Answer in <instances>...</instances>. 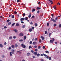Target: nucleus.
<instances>
[{"instance_id": "nucleus-32", "label": "nucleus", "mask_w": 61, "mask_h": 61, "mask_svg": "<svg viewBox=\"0 0 61 61\" xmlns=\"http://www.w3.org/2000/svg\"><path fill=\"white\" fill-rule=\"evenodd\" d=\"M16 25L17 26H19V24L18 23H17L16 24Z\"/></svg>"}, {"instance_id": "nucleus-46", "label": "nucleus", "mask_w": 61, "mask_h": 61, "mask_svg": "<svg viewBox=\"0 0 61 61\" xmlns=\"http://www.w3.org/2000/svg\"><path fill=\"white\" fill-rule=\"evenodd\" d=\"M19 41H20V42H22V41H23V40H20Z\"/></svg>"}, {"instance_id": "nucleus-53", "label": "nucleus", "mask_w": 61, "mask_h": 61, "mask_svg": "<svg viewBox=\"0 0 61 61\" xmlns=\"http://www.w3.org/2000/svg\"><path fill=\"white\" fill-rule=\"evenodd\" d=\"M57 5H60V3L58 2V3L57 4Z\"/></svg>"}, {"instance_id": "nucleus-2", "label": "nucleus", "mask_w": 61, "mask_h": 61, "mask_svg": "<svg viewBox=\"0 0 61 61\" xmlns=\"http://www.w3.org/2000/svg\"><path fill=\"white\" fill-rule=\"evenodd\" d=\"M19 36H24V34H23V33H21L20 34Z\"/></svg>"}, {"instance_id": "nucleus-29", "label": "nucleus", "mask_w": 61, "mask_h": 61, "mask_svg": "<svg viewBox=\"0 0 61 61\" xmlns=\"http://www.w3.org/2000/svg\"><path fill=\"white\" fill-rule=\"evenodd\" d=\"M37 56H40V54H39V53H38L37 54Z\"/></svg>"}, {"instance_id": "nucleus-57", "label": "nucleus", "mask_w": 61, "mask_h": 61, "mask_svg": "<svg viewBox=\"0 0 61 61\" xmlns=\"http://www.w3.org/2000/svg\"><path fill=\"white\" fill-rule=\"evenodd\" d=\"M45 34H47V31H45Z\"/></svg>"}, {"instance_id": "nucleus-48", "label": "nucleus", "mask_w": 61, "mask_h": 61, "mask_svg": "<svg viewBox=\"0 0 61 61\" xmlns=\"http://www.w3.org/2000/svg\"><path fill=\"white\" fill-rule=\"evenodd\" d=\"M35 51H36V52H37V49H35Z\"/></svg>"}, {"instance_id": "nucleus-4", "label": "nucleus", "mask_w": 61, "mask_h": 61, "mask_svg": "<svg viewBox=\"0 0 61 61\" xmlns=\"http://www.w3.org/2000/svg\"><path fill=\"white\" fill-rule=\"evenodd\" d=\"M30 55H31V54H30L29 52L27 53V56H30Z\"/></svg>"}, {"instance_id": "nucleus-9", "label": "nucleus", "mask_w": 61, "mask_h": 61, "mask_svg": "<svg viewBox=\"0 0 61 61\" xmlns=\"http://www.w3.org/2000/svg\"><path fill=\"white\" fill-rule=\"evenodd\" d=\"M33 54L34 55H35L36 56L37 54V53L36 52H34Z\"/></svg>"}, {"instance_id": "nucleus-31", "label": "nucleus", "mask_w": 61, "mask_h": 61, "mask_svg": "<svg viewBox=\"0 0 61 61\" xmlns=\"http://www.w3.org/2000/svg\"><path fill=\"white\" fill-rule=\"evenodd\" d=\"M53 8L54 9H55L56 8V5H55L53 7Z\"/></svg>"}, {"instance_id": "nucleus-52", "label": "nucleus", "mask_w": 61, "mask_h": 61, "mask_svg": "<svg viewBox=\"0 0 61 61\" xmlns=\"http://www.w3.org/2000/svg\"><path fill=\"white\" fill-rule=\"evenodd\" d=\"M56 26V24H55L54 25V26Z\"/></svg>"}, {"instance_id": "nucleus-33", "label": "nucleus", "mask_w": 61, "mask_h": 61, "mask_svg": "<svg viewBox=\"0 0 61 61\" xmlns=\"http://www.w3.org/2000/svg\"><path fill=\"white\" fill-rule=\"evenodd\" d=\"M53 18H51V21H53L54 20V19H53Z\"/></svg>"}, {"instance_id": "nucleus-61", "label": "nucleus", "mask_w": 61, "mask_h": 61, "mask_svg": "<svg viewBox=\"0 0 61 61\" xmlns=\"http://www.w3.org/2000/svg\"><path fill=\"white\" fill-rule=\"evenodd\" d=\"M5 45H6V42H5L4 43Z\"/></svg>"}, {"instance_id": "nucleus-42", "label": "nucleus", "mask_w": 61, "mask_h": 61, "mask_svg": "<svg viewBox=\"0 0 61 61\" xmlns=\"http://www.w3.org/2000/svg\"><path fill=\"white\" fill-rule=\"evenodd\" d=\"M47 26H49V23H47Z\"/></svg>"}, {"instance_id": "nucleus-43", "label": "nucleus", "mask_w": 61, "mask_h": 61, "mask_svg": "<svg viewBox=\"0 0 61 61\" xmlns=\"http://www.w3.org/2000/svg\"><path fill=\"white\" fill-rule=\"evenodd\" d=\"M16 38V37L15 36H14L13 37V38L14 39H15Z\"/></svg>"}, {"instance_id": "nucleus-64", "label": "nucleus", "mask_w": 61, "mask_h": 61, "mask_svg": "<svg viewBox=\"0 0 61 61\" xmlns=\"http://www.w3.org/2000/svg\"><path fill=\"white\" fill-rule=\"evenodd\" d=\"M41 61H44L43 59H41Z\"/></svg>"}, {"instance_id": "nucleus-7", "label": "nucleus", "mask_w": 61, "mask_h": 61, "mask_svg": "<svg viewBox=\"0 0 61 61\" xmlns=\"http://www.w3.org/2000/svg\"><path fill=\"white\" fill-rule=\"evenodd\" d=\"M24 20H25V18H21L20 19L21 21H23Z\"/></svg>"}, {"instance_id": "nucleus-38", "label": "nucleus", "mask_w": 61, "mask_h": 61, "mask_svg": "<svg viewBox=\"0 0 61 61\" xmlns=\"http://www.w3.org/2000/svg\"><path fill=\"white\" fill-rule=\"evenodd\" d=\"M34 28H35V27H32L31 28V29L33 30H34Z\"/></svg>"}, {"instance_id": "nucleus-5", "label": "nucleus", "mask_w": 61, "mask_h": 61, "mask_svg": "<svg viewBox=\"0 0 61 61\" xmlns=\"http://www.w3.org/2000/svg\"><path fill=\"white\" fill-rule=\"evenodd\" d=\"M28 19V18L27 17H26L25 18V21L27 20Z\"/></svg>"}, {"instance_id": "nucleus-58", "label": "nucleus", "mask_w": 61, "mask_h": 61, "mask_svg": "<svg viewBox=\"0 0 61 61\" xmlns=\"http://www.w3.org/2000/svg\"><path fill=\"white\" fill-rule=\"evenodd\" d=\"M49 57V56H46V58H47V59H48V58Z\"/></svg>"}, {"instance_id": "nucleus-40", "label": "nucleus", "mask_w": 61, "mask_h": 61, "mask_svg": "<svg viewBox=\"0 0 61 61\" xmlns=\"http://www.w3.org/2000/svg\"><path fill=\"white\" fill-rule=\"evenodd\" d=\"M48 1H49L50 2L49 3H51V2H52V1L51 0H48Z\"/></svg>"}, {"instance_id": "nucleus-13", "label": "nucleus", "mask_w": 61, "mask_h": 61, "mask_svg": "<svg viewBox=\"0 0 61 61\" xmlns=\"http://www.w3.org/2000/svg\"><path fill=\"white\" fill-rule=\"evenodd\" d=\"M43 55L44 56H45V57H46V56H47V55L44 53L43 54Z\"/></svg>"}, {"instance_id": "nucleus-12", "label": "nucleus", "mask_w": 61, "mask_h": 61, "mask_svg": "<svg viewBox=\"0 0 61 61\" xmlns=\"http://www.w3.org/2000/svg\"><path fill=\"white\" fill-rule=\"evenodd\" d=\"M14 31H15V32H16V33H17V30H16V29H14Z\"/></svg>"}, {"instance_id": "nucleus-21", "label": "nucleus", "mask_w": 61, "mask_h": 61, "mask_svg": "<svg viewBox=\"0 0 61 61\" xmlns=\"http://www.w3.org/2000/svg\"><path fill=\"white\" fill-rule=\"evenodd\" d=\"M15 46L16 47H17V46H18V45H17V44H16L15 45Z\"/></svg>"}, {"instance_id": "nucleus-23", "label": "nucleus", "mask_w": 61, "mask_h": 61, "mask_svg": "<svg viewBox=\"0 0 61 61\" xmlns=\"http://www.w3.org/2000/svg\"><path fill=\"white\" fill-rule=\"evenodd\" d=\"M35 11H36V9H32V12H34Z\"/></svg>"}, {"instance_id": "nucleus-19", "label": "nucleus", "mask_w": 61, "mask_h": 61, "mask_svg": "<svg viewBox=\"0 0 61 61\" xmlns=\"http://www.w3.org/2000/svg\"><path fill=\"white\" fill-rule=\"evenodd\" d=\"M31 14H30V15H29L28 16V17L29 18H30V17H31Z\"/></svg>"}, {"instance_id": "nucleus-6", "label": "nucleus", "mask_w": 61, "mask_h": 61, "mask_svg": "<svg viewBox=\"0 0 61 61\" xmlns=\"http://www.w3.org/2000/svg\"><path fill=\"white\" fill-rule=\"evenodd\" d=\"M33 45H36V44H37V43L36 42H33V43H32Z\"/></svg>"}, {"instance_id": "nucleus-16", "label": "nucleus", "mask_w": 61, "mask_h": 61, "mask_svg": "<svg viewBox=\"0 0 61 61\" xmlns=\"http://www.w3.org/2000/svg\"><path fill=\"white\" fill-rule=\"evenodd\" d=\"M11 47L12 48H14L15 47V46H14V45H12L11 46Z\"/></svg>"}, {"instance_id": "nucleus-30", "label": "nucleus", "mask_w": 61, "mask_h": 61, "mask_svg": "<svg viewBox=\"0 0 61 61\" xmlns=\"http://www.w3.org/2000/svg\"><path fill=\"white\" fill-rule=\"evenodd\" d=\"M49 60H51V57H49Z\"/></svg>"}, {"instance_id": "nucleus-49", "label": "nucleus", "mask_w": 61, "mask_h": 61, "mask_svg": "<svg viewBox=\"0 0 61 61\" xmlns=\"http://www.w3.org/2000/svg\"><path fill=\"white\" fill-rule=\"evenodd\" d=\"M11 47H9V48H8V50H11Z\"/></svg>"}, {"instance_id": "nucleus-35", "label": "nucleus", "mask_w": 61, "mask_h": 61, "mask_svg": "<svg viewBox=\"0 0 61 61\" xmlns=\"http://www.w3.org/2000/svg\"><path fill=\"white\" fill-rule=\"evenodd\" d=\"M25 25H23L22 26V28H25Z\"/></svg>"}, {"instance_id": "nucleus-50", "label": "nucleus", "mask_w": 61, "mask_h": 61, "mask_svg": "<svg viewBox=\"0 0 61 61\" xmlns=\"http://www.w3.org/2000/svg\"><path fill=\"white\" fill-rule=\"evenodd\" d=\"M51 35V33H49V37H50V35Z\"/></svg>"}, {"instance_id": "nucleus-41", "label": "nucleus", "mask_w": 61, "mask_h": 61, "mask_svg": "<svg viewBox=\"0 0 61 61\" xmlns=\"http://www.w3.org/2000/svg\"><path fill=\"white\" fill-rule=\"evenodd\" d=\"M10 21V20L8 19L7 20V22H9Z\"/></svg>"}, {"instance_id": "nucleus-63", "label": "nucleus", "mask_w": 61, "mask_h": 61, "mask_svg": "<svg viewBox=\"0 0 61 61\" xmlns=\"http://www.w3.org/2000/svg\"><path fill=\"white\" fill-rule=\"evenodd\" d=\"M61 27V24H60L59 25V27H60H60Z\"/></svg>"}, {"instance_id": "nucleus-39", "label": "nucleus", "mask_w": 61, "mask_h": 61, "mask_svg": "<svg viewBox=\"0 0 61 61\" xmlns=\"http://www.w3.org/2000/svg\"><path fill=\"white\" fill-rule=\"evenodd\" d=\"M38 49H40L41 48V46H39L38 47Z\"/></svg>"}, {"instance_id": "nucleus-36", "label": "nucleus", "mask_w": 61, "mask_h": 61, "mask_svg": "<svg viewBox=\"0 0 61 61\" xmlns=\"http://www.w3.org/2000/svg\"><path fill=\"white\" fill-rule=\"evenodd\" d=\"M37 39H38L37 38H35V39H34V40H35V41H36L37 40Z\"/></svg>"}, {"instance_id": "nucleus-15", "label": "nucleus", "mask_w": 61, "mask_h": 61, "mask_svg": "<svg viewBox=\"0 0 61 61\" xmlns=\"http://www.w3.org/2000/svg\"><path fill=\"white\" fill-rule=\"evenodd\" d=\"M12 38H13V37L11 36H10L9 38V39H12Z\"/></svg>"}, {"instance_id": "nucleus-24", "label": "nucleus", "mask_w": 61, "mask_h": 61, "mask_svg": "<svg viewBox=\"0 0 61 61\" xmlns=\"http://www.w3.org/2000/svg\"><path fill=\"white\" fill-rule=\"evenodd\" d=\"M35 26L36 27V26H37V23H35Z\"/></svg>"}, {"instance_id": "nucleus-8", "label": "nucleus", "mask_w": 61, "mask_h": 61, "mask_svg": "<svg viewBox=\"0 0 61 61\" xmlns=\"http://www.w3.org/2000/svg\"><path fill=\"white\" fill-rule=\"evenodd\" d=\"M41 38H42V40H44V39H45V38L43 37V36H41Z\"/></svg>"}, {"instance_id": "nucleus-59", "label": "nucleus", "mask_w": 61, "mask_h": 61, "mask_svg": "<svg viewBox=\"0 0 61 61\" xmlns=\"http://www.w3.org/2000/svg\"><path fill=\"white\" fill-rule=\"evenodd\" d=\"M51 15L52 16V17H53V16H54V14H52Z\"/></svg>"}, {"instance_id": "nucleus-1", "label": "nucleus", "mask_w": 61, "mask_h": 61, "mask_svg": "<svg viewBox=\"0 0 61 61\" xmlns=\"http://www.w3.org/2000/svg\"><path fill=\"white\" fill-rule=\"evenodd\" d=\"M21 46L23 47V48H25L26 47L25 45H24L23 44H21Z\"/></svg>"}, {"instance_id": "nucleus-11", "label": "nucleus", "mask_w": 61, "mask_h": 61, "mask_svg": "<svg viewBox=\"0 0 61 61\" xmlns=\"http://www.w3.org/2000/svg\"><path fill=\"white\" fill-rule=\"evenodd\" d=\"M50 42L51 43H54V41L52 40H51L50 41Z\"/></svg>"}, {"instance_id": "nucleus-28", "label": "nucleus", "mask_w": 61, "mask_h": 61, "mask_svg": "<svg viewBox=\"0 0 61 61\" xmlns=\"http://www.w3.org/2000/svg\"><path fill=\"white\" fill-rule=\"evenodd\" d=\"M11 17L12 18H14L15 17V16H14V15H12Z\"/></svg>"}, {"instance_id": "nucleus-20", "label": "nucleus", "mask_w": 61, "mask_h": 61, "mask_svg": "<svg viewBox=\"0 0 61 61\" xmlns=\"http://www.w3.org/2000/svg\"><path fill=\"white\" fill-rule=\"evenodd\" d=\"M29 32H32V30L31 29H30L29 30Z\"/></svg>"}, {"instance_id": "nucleus-62", "label": "nucleus", "mask_w": 61, "mask_h": 61, "mask_svg": "<svg viewBox=\"0 0 61 61\" xmlns=\"http://www.w3.org/2000/svg\"><path fill=\"white\" fill-rule=\"evenodd\" d=\"M4 28H7V27L6 26H4Z\"/></svg>"}, {"instance_id": "nucleus-54", "label": "nucleus", "mask_w": 61, "mask_h": 61, "mask_svg": "<svg viewBox=\"0 0 61 61\" xmlns=\"http://www.w3.org/2000/svg\"><path fill=\"white\" fill-rule=\"evenodd\" d=\"M17 3H18L20 2V0H17Z\"/></svg>"}, {"instance_id": "nucleus-34", "label": "nucleus", "mask_w": 61, "mask_h": 61, "mask_svg": "<svg viewBox=\"0 0 61 61\" xmlns=\"http://www.w3.org/2000/svg\"><path fill=\"white\" fill-rule=\"evenodd\" d=\"M29 49H30L31 48H32V46H29Z\"/></svg>"}, {"instance_id": "nucleus-45", "label": "nucleus", "mask_w": 61, "mask_h": 61, "mask_svg": "<svg viewBox=\"0 0 61 61\" xmlns=\"http://www.w3.org/2000/svg\"><path fill=\"white\" fill-rule=\"evenodd\" d=\"M43 49H45L46 48V47L45 46H43L42 47Z\"/></svg>"}, {"instance_id": "nucleus-3", "label": "nucleus", "mask_w": 61, "mask_h": 61, "mask_svg": "<svg viewBox=\"0 0 61 61\" xmlns=\"http://www.w3.org/2000/svg\"><path fill=\"white\" fill-rule=\"evenodd\" d=\"M15 50L12 49L11 50V53L12 54H14V53H15Z\"/></svg>"}, {"instance_id": "nucleus-17", "label": "nucleus", "mask_w": 61, "mask_h": 61, "mask_svg": "<svg viewBox=\"0 0 61 61\" xmlns=\"http://www.w3.org/2000/svg\"><path fill=\"white\" fill-rule=\"evenodd\" d=\"M0 47H1V48H2L3 47V45L1 44H0Z\"/></svg>"}, {"instance_id": "nucleus-55", "label": "nucleus", "mask_w": 61, "mask_h": 61, "mask_svg": "<svg viewBox=\"0 0 61 61\" xmlns=\"http://www.w3.org/2000/svg\"><path fill=\"white\" fill-rule=\"evenodd\" d=\"M30 25H33V23L32 22H31L30 23Z\"/></svg>"}, {"instance_id": "nucleus-25", "label": "nucleus", "mask_w": 61, "mask_h": 61, "mask_svg": "<svg viewBox=\"0 0 61 61\" xmlns=\"http://www.w3.org/2000/svg\"><path fill=\"white\" fill-rule=\"evenodd\" d=\"M39 43H41L42 42V40L40 39H39Z\"/></svg>"}, {"instance_id": "nucleus-22", "label": "nucleus", "mask_w": 61, "mask_h": 61, "mask_svg": "<svg viewBox=\"0 0 61 61\" xmlns=\"http://www.w3.org/2000/svg\"><path fill=\"white\" fill-rule=\"evenodd\" d=\"M24 40H25L26 39V36H25L24 37Z\"/></svg>"}, {"instance_id": "nucleus-37", "label": "nucleus", "mask_w": 61, "mask_h": 61, "mask_svg": "<svg viewBox=\"0 0 61 61\" xmlns=\"http://www.w3.org/2000/svg\"><path fill=\"white\" fill-rule=\"evenodd\" d=\"M15 23H14L12 24L11 25H12V26H13L14 25H15Z\"/></svg>"}, {"instance_id": "nucleus-47", "label": "nucleus", "mask_w": 61, "mask_h": 61, "mask_svg": "<svg viewBox=\"0 0 61 61\" xmlns=\"http://www.w3.org/2000/svg\"><path fill=\"white\" fill-rule=\"evenodd\" d=\"M53 22L54 23H56V20H53Z\"/></svg>"}, {"instance_id": "nucleus-10", "label": "nucleus", "mask_w": 61, "mask_h": 61, "mask_svg": "<svg viewBox=\"0 0 61 61\" xmlns=\"http://www.w3.org/2000/svg\"><path fill=\"white\" fill-rule=\"evenodd\" d=\"M12 22H9L8 23V25H10L11 24Z\"/></svg>"}, {"instance_id": "nucleus-18", "label": "nucleus", "mask_w": 61, "mask_h": 61, "mask_svg": "<svg viewBox=\"0 0 61 61\" xmlns=\"http://www.w3.org/2000/svg\"><path fill=\"white\" fill-rule=\"evenodd\" d=\"M45 52L47 54H48L49 53V51H45Z\"/></svg>"}, {"instance_id": "nucleus-51", "label": "nucleus", "mask_w": 61, "mask_h": 61, "mask_svg": "<svg viewBox=\"0 0 61 61\" xmlns=\"http://www.w3.org/2000/svg\"><path fill=\"white\" fill-rule=\"evenodd\" d=\"M23 16H25V13H23Z\"/></svg>"}, {"instance_id": "nucleus-14", "label": "nucleus", "mask_w": 61, "mask_h": 61, "mask_svg": "<svg viewBox=\"0 0 61 61\" xmlns=\"http://www.w3.org/2000/svg\"><path fill=\"white\" fill-rule=\"evenodd\" d=\"M41 8L38 7H37L36 8V9H37V10H39V9H41Z\"/></svg>"}, {"instance_id": "nucleus-44", "label": "nucleus", "mask_w": 61, "mask_h": 61, "mask_svg": "<svg viewBox=\"0 0 61 61\" xmlns=\"http://www.w3.org/2000/svg\"><path fill=\"white\" fill-rule=\"evenodd\" d=\"M32 41H30V44H32Z\"/></svg>"}, {"instance_id": "nucleus-60", "label": "nucleus", "mask_w": 61, "mask_h": 61, "mask_svg": "<svg viewBox=\"0 0 61 61\" xmlns=\"http://www.w3.org/2000/svg\"><path fill=\"white\" fill-rule=\"evenodd\" d=\"M40 12V11L39 10H38L37 13H39Z\"/></svg>"}, {"instance_id": "nucleus-56", "label": "nucleus", "mask_w": 61, "mask_h": 61, "mask_svg": "<svg viewBox=\"0 0 61 61\" xmlns=\"http://www.w3.org/2000/svg\"><path fill=\"white\" fill-rule=\"evenodd\" d=\"M34 46V48H36L37 47V46Z\"/></svg>"}, {"instance_id": "nucleus-27", "label": "nucleus", "mask_w": 61, "mask_h": 61, "mask_svg": "<svg viewBox=\"0 0 61 61\" xmlns=\"http://www.w3.org/2000/svg\"><path fill=\"white\" fill-rule=\"evenodd\" d=\"M10 56H12V52H10Z\"/></svg>"}, {"instance_id": "nucleus-26", "label": "nucleus", "mask_w": 61, "mask_h": 61, "mask_svg": "<svg viewBox=\"0 0 61 61\" xmlns=\"http://www.w3.org/2000/svg\"><path fill=\"white\" fill-rule=\"evenodd\" d=\"M14 14H17V12L16 11H14Z\"/></svg>"}]
</instances>
